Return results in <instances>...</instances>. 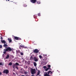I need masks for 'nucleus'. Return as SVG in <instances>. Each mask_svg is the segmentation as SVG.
<instances>
[{"label": "nucleus", "mask_w": 76, "mask_h": 76, "mask_svg": "<svg viewBox=\"0 0 76 76\" xmlns=\"http://www.w3.org/2000/svg\"><path fill=\"white\" fill-rule=\"evenodd\" d=\"M30 1L32 3H35L37 2V0H30Z\"/></svg>", "instance_id": "6"}, {"label": "nucleus", "mask_w": 76, "mask_h": 76, "mask_svg": "<svg viewBox=\"0 0 76 76\" xmlns=\"http://www.w3.org/2000/svg\"><path fill=\"white\" fill-rule=\"evenodd\" d=\"M22 69H20V70H21V71H22Z\"/></svg>", "instance_id": "40"}, {"label": "nucleus", "mask_w": 76, "mask_h": 76, "mask_svg": "<svg viewBox=\"0 0 76 76\" xmlns=\"http://www.w3.org/2000/svg\"><path fill=\"white\" fill-rule=\"evenodd\" d=\"M2 45H0V48H2Z\"/></svg>", "instance_id": "31"}, {"label": "nucleus", "mask_w": 76, "mask_h": 76, "mask_svg": "<svg viewBox=\"0 0 76 76\" xmlns=\"http://www.w3.org/2000/svg\"><path fill=\"white\" fill-rule=\"evenodd\" d=\"M46 59H47V58H46Z\"/></svg>", "instance_id": "45"}, {"label": "nucleus", "mask_w": 76, "mask_h": 76, "mask_svg": "<svg viewBox=\"0 0 76 76\" xmlns=\"http://www.w3.org/2000/svg\"><path fill=\"white\" fill-rule=\"evenodd\" d=\"M18 53H20V50H18V51H17Z\"/></svg>", "instance_id": "29"}, {"label": "nucleus", "mask_w": 76, "mask_h": 76, "mask_svg": "<svg viewBox=\"0 0 76 76\" xmlns=\"http://www.w3.org/2000/svg\"><path fill=\"white\" fill-rule=\"evenodd\" d=\"M43 56H44V57H47V55H45V54H43Z\"/></svg>", "instance_id": "33"}, {"label": "nucleus", "mask_w": 76, "mask_h": 76, "mask_svg": "<svg viewBox=\"0 0 76 76\" xmlns=\"http://www.w3.org/2000/svg\"><path fill=\"white\" fill-rule=\"evenodd\" d=\"M33 64L34 66H37V63L35 62H34Z\"/></svg>", "instance_id": "19"}, {"label": "nucleus", "mask_w": 76, "mask_h": 76, "mask_svg": "<svg viewBox=\"0 0 76 76\" xmlns=\"http://www.w3.org/2000/svg\"><path fill=\"white\" fill-rule=\"evenodd\" d=\"M1 42H2V44H4L6 43V41H5V40H1Z\"/></svg>", "instance_id": "8"}, {"label": "nucleus", "mask_w": 76, "mask_h": 76, "mask_svg": "<svg viewBox=\"0 0 76 76\" xmlns=\"http://www.w3.org/2000/svg\"><path fill=\"white\" fill-rule=\"evenodd\" d=\"M40 13H38V15L39 16H40Z\"/></svg>", "instance_id": "36"}, {"label": "nucleus", "mask_w": 76, "mask_h": 76, "mask_svg": "<svg viewBox=\"0 0 76 76\" xmlns=\"http://www.w3.org/2000/svg\"><path fill=\"white\" fill-rule=\"evenodd\" d=\"M48 74H47V72H46L45 74L44 75V76H48Z\"/></svg>", "instance_id": "17"}, {"label": "nucleus", "mask_w": 76, "mask_h": 76, "mask_svg": "<svg viewBox=\"0 0 76 76\" xmlns=\"http://www.w3.org/2000/svg\"><path fill=\"white\" fill-rule=\"evenodd\" d=\"M48 68H50V67H51V65H48Z\"/></svg>", "instance_id": "26"}, {"label": "nucleus", "mask_w": 76, "mask_h": 76, "mask_svg": "<svg viewBox=\"0 0 76 76\" xmlns=\"http://www.w3.org/2000/svg\"><path fill=\"white\" fill-rule=\"evenodd\" d=\"M34 60L36 62L37 61H38V59L37 57H34Z\"/></svg>", "instance_id": "7"}, {"label": "nucleus", "mask_w": 76, "mask_h": 76, "mask_svg": "<svg viewBox=\"0 0 76 76\" xmlns=\"http://www.w3.org/2000/svg\"><path fill=\"white\" fill-rule=\"evenodd\" d=\"M12 49L10 48V47H8L7 48V49H6L5 51H12Z\"/></svg>", "instance_id": "2"}, {"label": "nucleus", "mask_w": 76, "mask_h": 76, "mask_svg": "<svg viewBox=\"0 0 76 76\" xmlns=\"http://www.w3.org/2000/svg\"><path fill=\"white\" fill-rule=\"evenodd\" d=\"M2 74L1 72H0V75H1Z\"/></svg>", "instance_id": "37"}, {"label": "nucleus", "mask_w": 76, "mask_h": 76, "mask_svg": "<svg viewBox=\"0 0 76 76\" xmlns=\"http://www.w3.org/2000/svg\"><path fill=\"white\" fill-rule=\"evenodd\" d=\"M30 71L31 75H34V74L36 73V70H35V69L31 68Z\"/></svg>", "instance_id": "1"}, {"label": "nucleus", "mask_w": 76, "mask_h": 76, "mask_svg": "<svg viewBox=\"0 0 76 76\" xmlns=\"http://www.w3.org/2000/svg\"><path fill=\"white\" fill-rule=\"evenodd\" d=\"M20 47H21V48H27V47H25L23 45H20Z\"/></svg>", "instance_id": "10"}, {"label": "nucleus", "mask_w": 76, "mask_h": 76, "mask_svg": "<svg viewBox=\"0 0 76 76\" xmlns=\"http://www.w3.org/2000/svg\"><path fill=\"white\" fill-rule=\"evenodd\" d=\"M14 74H15V73H14Z\"/></svg>", "instance_id": "47"}, {"label": "nucleus", "mask_w": 76, "mask_h": 76, "mask_svg": "<svg viewBox=\"0 0 76 76\" xmlns=\"http://www.w3.org/2000/svg\"><path fill=\"white\" fill-rule=\"evenodd\" d=\"M39 57L40 58H42V56H41V55H39Z\"/></svg>", "instance_id": "25"}, {"label": "nucleus", "mask_w": 76, "mask_h": 76, "mask_svg": "<svg viewBox=\"0 0 76 76\" xmlns=\"http://www.w3.org/2000/svg\"><path fill=\"white\" fill-rule=\"evenodd\" d=\"M7 1H9V0H7Z\"/></svg>", "instance_id": "44"}, {"label": "nucleus", "mask_w": 76, "mask_h": 76, "mask_svg": "<svg viewBox=\"0 0 76 76\" xmlns=\"http://www.w3.org/2000/svg\"><path fill=\"white\" fill-rule=\"evenodd\" d=\"M20 54L21 56H23V53L22 52L20 53Z\"/></svg>", "instance_id": "23"}, {"label": "nucleus", "mask_w": 76, "mask_h": 76, "mask_svg": "<svg viewBox=\"0 0 76 76\" xmlns=\"http://www.w3.org/2000/svg\"><path fill=\"white\" fill-rule=\"evenodd\" d=\"M35 16V15H34V17Z\"/></svg>", "instance_id": "42"}, {"label": "nucleus", "mask_w": 76, "mask_h": 76, "mask_svg": "<svg viewBox=\"0 0 76 76\" xmlns=\"http://www.w3.org/2000/svg\"><path fill=\"white\" fill-rule=\"evenodd\" d=\"M12 58H14V56H12Z\"/></svg>", "instance_id": "39"}, {"label": "nucleus", "mask_w": 76, "mask_h": 76, "mask_svg": "<svg viewBox=\"0 0 76 76\" xmlns=\"http://www.w3.org/2000/svg\"><path fill=\"white\" fill-rule=\"evenodd\" d=\"M4 51H4L3 52V53H4V54H6V52H7V51H6V49H4Z\"/></svg>", "instance_id": "15"}, {"label": "nucleus", "mask_w": 76, "mask_h": 76, "mask_svg": "<svg viewBox=\"0 0 76 76\" xmlns=\"http://www.w3.org/2000/svg\"><path fill=\"white\" fill-rule=\"evenodd\" d=\"M4 54H3L2 55V57H4Z\"/></svg>", "instance_id": "35"}, {"label": "nucleus", "mask_w": 76, "mask_h": 76, "mask_svg": "<svg viewBox=\"0 0 76 76\" xmlns=\"http://www.w3.org/2000/svg\"><path fill=\"white\" fill-rule=\"evenodd\" d=\"M48 75H50H50H51V74H52V72H51V71H48Z\"/></svg>", "instance_id": "11"}, {"label": "nucleus", "mask_w": 76, "mask_h": 76, "mask_svg": "<svg viewBox=\"0 0 76 76\" xmlns=\"http://www.w3.org/2000/svg\"><path fill=\"white\" fill-rule=\"evenodd\" d=\"M43 68H44V69H46V68H47V66H44Z\"/></svg>", "instance_id": "30"}, {"label": "nucleus", "mask_w": 76, "mask_h": 76, "mask_svg": "<svg viewBox=\"0 0 76 76\" xmlns=\"http://www.w3.org/2000/svg\"><path fill=\"white\" fill-rule=\"evenodd\" d=\"M3 65H4V64H2V63H0V66H1V65L3 66Z\"/></svg>", "instance_id": "28"}, {"label": "nucleus", "mask_w": 76, "mask_h": 76, "mask_svg": "<svg viewBox=\"0 0 76 76\" xmlns=\"http://www.w3.org/2000/svg\"><path fill=\"white\" fill-rule=\"evenodd\" d=\"M15 39L16 40H21V38L17 37H14Z\"/></svg>", "instance_id": "4"}, {"label": "nucleus", "mask_w": 76, "mask_h": 76, "mask_svg": "<svg viewBox=\"0 0 76 76\" xmlns=\"http://www.w3.org/2000/svg\"><path fill=\"white\" fill-rule=\"evenodd\" d=\"M15 64V65L16 66H19V63L17 62Z\"/></svg>", "instance_id": "20"}, {"label": "nucleus", "mask_w": 76, "mask_h": 76, "mask_svg": "<svg viewBox=\"0 0 76 76\" xmlns=\"http://www.w3.org/2000/svg\"><path fill=\"white\" fill-rule=\"evenodd\" d=\"M24 71H25V70H24Z\"/></svg>", "instance_id": "46"}, {"label": "nucleus", "mask_w": 76, "mask_h": 76, "mask_svg": "<svg viewBox=\"0 0 76 76\" xmlns=\"http://www.w3.org/2000/svg\"><path fill=\"white\" fill-rule=\"evenodd\" d=\"M40 73H41V72H40V71L39 70L37 73V76H38V75H39Z\"/></svg>", "instance_id": "18"}, {"label": "nucleus", "mask_w": 76, "mask_h": 76, "mask_svg": "<svg viewBox=\"0 0 76 76\" xmlns=\"http://www.w3.org/2000/svg\"><path fill=\"white\" fill-rule=\"evenodd\" d=\"M7 43H6V44H4V45L3 46V47H7V46H8V45H7Z\"/></svg>", "instance_id": "13"}, {"label": "nucleus", "mask_w": 76, "mask_h": 76, "mask_svg": "<svg viewBox=\"0 0 76 76\" xmlns=\"http://www.w3.org/2000/svg\"><path fill=\"white\" fill-rule=\"evenodd\" d=\"M9 66H12V63L10 62L9 63Z\"/></svg>", "instance_id": "24"}, {"label": "nucleus", "mask_w": 76, "mask_h": 76, "mask_svg": "<svg viewBox=\"0 0 76 76\" xmlns=\"http://www.w3.org/2000/svg\"><path fill=\"white\" fill-rule=\"evenodd\" d=\"M21 73H22V74H23V72H22V71L21 72Z\"/></svg>", "instance_id": "38"}, {"label": "nucleus", "mask_w": 76, "mask_h": 76, "mask_svg": "<svg viewBox=\"0 0 76 76\" xmlns=\"http://www.w3.org/2000/svg\"><path fill=\"white\" fill-rule=\"evenodd\" d=\"M37 4H40V3H41V2H39V1H37Z\"/></svg>", "instance_id": "22"}, {"label": "nucleus", "mask_w": 76, "mask_h": 76, "mask_svg": "<svg viewBox=\"0 0 76 76\" xmlns=\"http://www.w3.org/2000/svg\"><path fill=\"white\" fill-rule=\"evenodd\" d=\"M8 40L9 41V42H10V43L12 42V39L11 38H8Z\"/></svg>", "instance_id": "9"}, {"label": "nucleus", "mask_w": 76, "mask_h": 76, "mask_svg": "<svg viewBox=\"0 0 76 76\" xmlns=\"http://www.w3.org/2000/svg\"><path fill=\"white\" fill-rule=\"evenodd\" d=\"M48 70H51V68H47L45 69V71H48Z\"/></svg>", "instance_id": "12"}, {"label": "nucleus", "mask_w": 76, "mask_h": 76, "mask_svg": "<svg viewBox=\"0 0 76 76\" xmlns=\"http://www.w3.org/2000/svg\"><path fill=\"white\" fill-rule=\"evenodd\" d=\"M9 72V70H8V69H5L3 72V73H6V75L8 74Z\"/></svg>", "instance_id": "3"}, {"label": "nucleus", "mask_w": 76, "mask_h": 76, "mask_svg": "<svg viewBox=\"0 0 76 76\" xmlns=\"http://www.w3.org/2000/svg\"><path fill=\"white\" fill-rule=\"evenodd\" d=\"M33 59H34V58L33 57V56H31L30 57V60H33Z\"/></svg>", "instance_id": "14"}, {"label": "nucleus", "mask_w": 76, "mask_h": 76, "mask_svg": "<svg viewBox=\"0 0 76 76\" xmlns=\"http://www.w3.org/2000/svg\"><path fill=\"white\" fill-rule=\"evenodd\" d=\"M33 52L34 53H39V50L37 49H35L34 50Z\"/></svg>", "instance_id": "5"}, {"label": "nucleus", "mask_w": 76, "mask_h": 76, "mask_svg": "<svg viewBox=\"0 0 76 76\" xmlns=\"http://www.w3.org/2000/svg\"><path fill=\"white\" fill-rule=\"evenodd\" d=\"M39 76H41V75H39Z\"/></svg>", "instance_id": "41"}, {"label": "nucleus", "mask_w": 76, "mask_h": 76, "mask_svg": "<svg viewBox=\"0 0 76 76\" xmlns=\"http://www.w3.org/2000/svg\"><path fill=\"white\" fill-rule=\"evenodd\" d=\"M1 40H3V37H1Z\"/></svg>", "instance_id": "34"}, {"label": "nucleus", "mask_w": 76, "mask_h": 76, "mask_svg": "<svg viewBox=\"0 0 76 76\" xmlns=\"http://www.w3.org/2000/svg\"><path fill=\"white\" fill-rule=\"evenodd\" d=\"M31 76H34V75H31Z\"/></svg>", "instance_id": "43"}, {"label": "nucleus", "mask_w": 76, "mask_h": 76, "mask_svg": "<svg viewBox=\"0 0 76 76\" xmlns=\"http://www.w3.org/2000/svg\"><path fill=\"white\" fill-rule=\"evenodd\" d=\"M15 68H16V69L17 70L19 69V68H18V66L15 67Z\"/></svg>", "instance_id": "32"}, {"label": "nucleus", "mask_w": 76, "mask_h": 76, "mask_svg": "<svg viewBox=\"0 0 76 76\" xmlns=\"http://www.w3.org/2000/svg\"><path fill=\"white\" fill-rule=\"evenodd\" d=\"M27 73H28V72H24L25 75H26V74H27Z\"/></svg>", "instance_id": "27"}, {"label": "nucleus", "mask_w": 76, "mask_h": 76, "mask_svg": "<svg viewBox=\"0 0 76 76\" xmlns=\"http://www.w3.org/2000/svg\"><path fill=\"white\" fill-rule=\"evenodd\" d=\"M16 64H14L13 66V68L15 69V66H16Z\"/></svg>", "instance_id": "21"}, {"label": "nucleus", "mask_w": 76, "mask_h": 76, "mask_svg": "<svg viewBox=\"0 0 76 76\" xmlns=\"http://www.w3.org/2000/svg\"><path fill=\"white\" fill-rule=\"evenodd\" d=\"M9 55L8 54L7 56L6 57V59H8V58H9Z\"/></svg>", "instance_id": "16"}]
</instances>
